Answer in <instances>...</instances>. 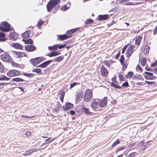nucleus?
<instances>
[{"instance_id": "7ed1b4c3", "label": "nucleus", "mask_w": 157, "mask_h": 157, "mask_svg": "<svg viewBox=\"0 0 157 157\" xmlns=\"http://www.w3.org/2000/svg\"><path fill=\"white\" fill-rule=\"evenodd\" d=\"M0 29L2 31L8 32L11 30L10 25L6 21L2 23V25L0 26Z\"/></svg>"}, {"instance_id": "c85d7f7f", "label": "nucleus", "mask_w": 157, "mask_h": 157, "mask_svg": "<svg viewBox=\"0 0 157 157\" xmlns=\"http://www.w3.org/2000/svg\"><path fill=\"white\" fill-rule=\"evenodd\" d=\"M5 37V34L4 33L0 32V41H5L6 39Z\"/></svg>"}, {"instance_id": "f257e3e1", "label": "nucleus", "mask_w": 157, "mask_h": 157, "mask_svg": "<svg viewBox=\"0 0 157 157\" xmlns=\"http://www.w3.org/2000/svg\"><path fill=\"white\" fill-rule=\"evenodd\" d=\"M60 0H50L47 5V11L50 12L55 6L60 2Z\"/></svg>"}, {"instance_id": "2eb2a0df", "label": "nucleus", "mask_w": 157, "mask_h": 157, "mask_svg": "<svg viewBox=\"0 0 157 157\" xmlns=\"http://www.w3.org/2000/svg\"><path fill=\"white\" fill-rule=\"evenodd\" d=\"M109 18V15L107 14L100 15L98 16V20H106Z\"/></svg>"}, {"instance_id": "a18cd8bd", "label": "nucleus", "mask_w": 157, "mask_h": 157, "mask_svg": "<svg viewBox=\"0 0 157 157\" xmlns=\"http://www.w3.org/2000/svg\"><path fill=\"white\" fill-rule=\"evenodd\" d=\"M128 44H127L125 45L124 47L123 48L122 50V53L124 54L125 51L126 49H127L128 46Z\"/></svg>"}, {"instance_id": "c03bdc74", "label": "nucleus", "mask_w": 157, "mask_h": 157, "mask_svg": "<svg viewBox=\"0 0 157 157\" xmlns=\"http://www.w3.org/2000/svg\"><path fill=\"white\" fill-rule=\"evenodd\" d=\"M120 143L119 140L117 139L115 142H114L112 145V147L115 146L117 144Z\"/></svg>"}, {"instance_id": "6e6552de", "label": "nucleus", "mask_w": 157, "mask_h": 157, "mask_svg": "<svg viewBox=\"0 0 157 157\" xmlns=\"http://www.w3.org/2000/svg\"><path fill=\"white\" fill-rule=\"evenodd\" d=\"M52 61V60H50L45 61L39 65L37 66V67H41L43 68H45L51 63Z\"/></svg>"}, {"instance_id": "58836bf2", "label": "nucleus", "mask_w": 157, "mask_h": 157, "mask_svg": "<svg viewBox=\"0 0 157 157\" xmlns=\"http://www.w3.org/2000/svg\"><path fill=\"white\" fill-rule=\"evenodd\" d=\"M32 72H35L40 74L41 73V70L39 68H36L33 69L32 71Z\"/></svg>"}, {"instance_id": "ea45409f", "label": "nucleus", "mask_w": 157, "mask_h": 157, "mask_svg": "<svg viewBox=\"0 0 157 157\" xmlns=\"http://www.w3.org/2000/svg\"><path fill=\"white\" fill-rule=\"evenodd\" d=\"M124 58L123 55H121V56L120 58V62L122 65L124 64Z\"/></svg>"}, {"instance_id": "f704fd0d", "label": "nucleus", "mask_w": 157, "mask_h": 157, "mask_svg": "<svg viewBox=\"0 0 157 157\" xmlns=\"http://www.w3.org/2000/svg\"><path fill=\"white\" fill-rule=\"evenodd\" d=\"M24 80L19 78H13L12 79V81L15 82H23L24 81Z\"/></svg>"}, {"instance_id": "8fccbe9b", "label": "nucleus", "mask_w": 157, "mask_h": 157, "mask_svg": "<svg viewBox=\"0 0 157 157\" xmlns=\"http://www.w3.org/2000/svg\"><path fill=\"white\" fill-rule=\"evenodd\" d=\"M136 152H132L127 157H134L136 155Z\"/></svg>"}, {"instance_id": "69168bd1", "label": "nucleus", "mask_w": 157, "mask_h": 157, "mask_svg": "<svg viewBox=\"0 0 157 157\" xmlns=\"http://www.w3.org/2000/svg\"><path fill=\"white\" fill-rule=\"evenodd\" d=\"M4 76H5V75H3L0 76V80H1V81L4 80V78H5Z\"/></svg>"}, {"instance_id": "052dcab7", "label": "nucleus", "mask_w": 157, "mask_h": 157, "mask_svg": "<svg viewBox=\"0 0 157 157\" xmlns=\"http://www.w3.org/2000/svg\"><path fill=\"white\" fill-rule=\"evenodd\" d=\"M64 93H62L61 94V96L60 98V100L61 101L63 102V100L64 97Z\"/></svg>"}, {"instance_id": "0e129e2a", "label": "nucleus", "mask_w": 157, "mask_h": 157, "mask_svg": "<svg viewBox=\"0 0 157 157\" xmlns=\"http://www.w3.org/2000/svg\"><path fill=\"white\" fill-rule=\"evenodd\" d=\"M145 81L148 85H151L154 83L153 82H149L147 81Z\"/></svg>"}, {"instance_id": "49530a36", "label": "nucleus", "mask_w": 157, "mask_h": 157, "mask_svg": "<svg viewBox=\"0 0 157 157\" xmlns=\"http://www.w3.org/2000/svg\"><path fill=\"white\" fill-rule=\"evenodd\" d=\"M122 86L123 87H128L129 86V85L128 82H124L122 84Z\"/></svg>"}, {"instance_id": "473e14b6", "label": "nucleus", "mask_w": 157, "mask_h": 157, "mask_svg": "<svg viewBox=\"0 0 157 157\" xmlns=\"http://www.w3.org/2000/svg\"><path fill=\"white\" fill-rule=\"evenodd\" d=\"M134 74L131 71H130L128 73L127 75H126L125 76V77L126 78H131L132 76Z\"/></svg>"}, {"instance_id": "f3484780", "label": "nucleus", "mask_w": 157, "mask_h": 157, "mask_svg": "<svg viewBox=\"0 0 157 157\" xmlns=\"http://www.w3.org/2000/svg\"><path fill=\"white\" fill-rule=\"evenodd\" d=\"M14 53L17 55L16 57H17L18 58L26 56V53L23 52H15Z\"/></svg>"}, {"instance_id": "774afa93", "label": "nucleus", "mask_w": 157, "mask_h": 157, "mask_svg": "<svg viewBox=\"0 0 157 157\" xmlns=\"http://www.w3.org/2000/svg\"><path fill=\"white\" fill-rule=\"evenodd\" d=\"M144 141H142L139 143V145L141 146H142L144 144Z\"/></svg>"}, {"instance_id": "0eeeda50", "label": "nucleus", "mask_w": 157, "mask_h": 157, "mask_svg": "<svg viewBox=\"0 0 157 157\" xmlns=\"http://www.w3.org/2000/svg\"><path fill=\"white\" fill-rule=\"evenodd\" d=\"M25 50L28 52H31L36 50V48L32 44L25 45Z\"/></svg>"}, {"instance_id": "bb28decb", "label": "nucleus", "mask_w": 157, "mask_h": 157, "mask_svg": "<svg viewBox=\"0 0 157 157\" xmlns=\"http://www.w3.org/2000/svg\"><path fill=\"white\" fill-rule=\"evenodd\" d=\"M58 44H56L52 46H49L48 49L49 50H56L58 48Z\"/></svg>"}, {"instance_id": "09e8293b", "label": "nucleus", "mask_w": 157, "mask_h": 157, "mask_svg": "<svg viewBox=\"0 0 157 157\" xmlns=\"http://www.w3.org/2000/svg\"><path fill=\"white\" fill-rule=\"evenodd\" d=\"M38 64L40 63L42 61L44 60V58L41 57H37Z\"/></svg>"}, {"instance_id": "a878e982", "label": "nucleus", "mask_w": 157, "mask_h": 157, "mask_svg": "<svg viewBox=\"0 0 157 157\" xmlns=\"http://www.w3.org/2000/svg\"><path fill=\"white\" fill-rule=\"evenodd\" d=\"M60 54V53H58L57 51H52L50 53V54H49L48 55L50 57H52V56H56Z\"/></svg>"}, {"instance_id": "f03ea898", "label": "nucleus", "mask_w": 157, "mask_h": 157, "mask_svg": "<svg viewBox=\"0 0 157 157\" xmlns=\"http://www.w3.org/2000/svg\"><path fill=\"white\" fill-rule=\"evenodd\" d=\"M92 98V91L90 89H87L85 92L84 99L85 101L88 102Z\"/></svg>"}, {"instance_id": "c9c22d12", "label": "nucleus", "mask_w": 157, "mask_h": 157, "mask_svg": "<svg viewBox=\"0 0 157 157\" xmlns=\"http://www.w3.org/2000/svg\"><path fill=\"white\" fill-rule=\"evenodd\" d=\"M111 86L112 87H114L116 89H121V87L120 86H117L116 84H115L113 82H112L111 83Z\"/></svg>"}, {"instance_id": "680f3d73", "label": "nucleus", "mask_w": 157, "mask_h": 157, "mask_svg": "<svg viewBox=\"0 0 157 157\" xmlns=\"http://www.w3.org/2000/svg\"><path fill=\"white\" fill-rule=\"evenodd\" d=\"M25 135L27 136H29L31 135V132L29 131L25 133Z\"/></svg>"}, {"instance_id": "6e6d98bb", "label": "nucleus", "mask_w": 157, "mask_h": 157, "mask_svg": "<svg viewBox=\"0 0 157 157\" xmlns=\"http://www.w3.org/2000/svg\"><path fill=\"white\" fill-rule=\"evenodd\" d=\"M122 65L123 66V67L122 68V71H124L127 68V66H126V63H124V64L123 65Z\"/></svg>"}, {"instance_id": "2f4dec72", "label": "nucleus", "mask_w": 157, "mask_h": 157, "mask_svg": "<svg viewBox=\"0 0 157 157\" xmlns=\"http://www.w3.org/2000/svg\"><path fill=\"white\" fill-rule=\"evenodd\" d=\"M82 111L87 115H89L90 113L89 109L85 107L82 108Z\"/></svg>"}, {"instance_id": "13d9d810", "label": "nucleus", "mask_w": 157, "mask_h": 157, "mask_svg": "<svg viewBox=\"0 0 157 157\" xmlns=\"http://www.w3.org/2000/svg\"><path fill=\"white\" fill-rule=\"evenodd\" d=\"M157 65V60L154 63H151V67H154Z\"/></svg>"}, {"instance_id": "4468645a", "label": "nucleus", "mask_w": 157, "mask_h": 157, "mask_svg": "<svg viewBox=\"0 0 157 157\" xmlns=\"http://www.w3.org/2000/svg\"><path fill=\"white\" fill-rule=\"evenodd\" d=\"M71 6V3L69 2L67 3V5H64L62 6L60 9L61 10L65 11L68 10Z\"/></svg>"}, {"instance_id": "7c9ffc66", "label": "nucleus", "mask_w": 157, "mask_h": 157, "mask_svg": "<svg viewBox=\"0 0 157 157\" xmlns=\"http://www.w3.org/2000/svg\"><path fill=\"white\" fill-rule=\"evenodd\" d=\"M146 59L145 58H142L141 59L140 63L141 65L143 66H144L146 64Z\"/></svg>"}, {"instance_id": "864d4df0", "label": "nucleus", "mask_w": 157, "mask_h": 157, "mask_svg": "<svg viewBox=\"0 0 157 157\" xmlns=\"http://www.w3.org/2000/svg\"><path fill=\"white\" fill-rule=\"evenodd\" d=\"M58 48L59 49H61L62 48H64L66 45V44H64L63 45H59V44H58Z\"/></svg>"}, {"instance_id": "dca6fc26", "label": "nucleus", "mask_w": 157, "mask_h": 157, "mask_svg": "<svg viewBox=\"0 0 157 157\" xmlns=\"http://www.w3.org/2000/svg\"><path fill=\"white\" fill-rule=\"evenodd\" d=\"M78 28H76L75 29H71L68 31H67L66 33L67 35H69V36H71V35H72L73 33L77 32L78 30Z\"/></svg>"}, {"instance_id": "72a5a7b5", "label": "nucleus", "mask_w": 157, "mask_h": 157, "mask_svg": "<svg viewBox=\"0 0 157 157\" xmlns=\"http://www.w3.org/2000/svg\"><path fill=\"white\" fill-rule=\"evenodd\" d=\"M144 51H145V54H148L149 51V47L146 45L144 48Z\"/></svg>"}, {"instance_id": "338daca9", "label": "nucleus", "mask_w": 157, "mask_h": 157, "mask_svg": "<svg viewBox=\"0 0 157 157\" xmlns=\"http://www.w3.org/2000/svg\"><path fill=\"white\" fill-rule=\"evenodd\" d=\"M153 33L154 34H155L157 33V25L155 27V28L154 30Z\"/></svg>"}, {"instance_id": "79ce46f5", "label": "nucleus", "mask_w": 157, "mask_h": 157, "mask_svg": "<svg viewBox=\"0 0 157 157\" xmlns=\"http://www.w3.org/2000/svg\"><path fill=\"white\" fill-rule=\"evenodd\" d=\"M134 78H135L136 79L138 78L139 79H140L142 80V79L143 80V78L142 76V75H135Z\"/></svg>"}, {"instance_id": "a211bd4d", "label": "nucleus", "mask_w": 157, "mask_h": 157, "mask_svg": "<svg viewBox=\"0 0 157 157\" xmlns=\"http://www.w3.org/2000/svg\"><path fill=\"white\" fill-rule=\"evenodd\" d=\"M31 32L29 31H27L24 33L22 35L23 39H25L30 37L29 33Z\"/></svg>"}, {"instance_id": "a19ab883", "label": "nucleus", "mask_w": 157, "mask_h": 157, "mask_svg": "<svg viewBox=\"0 0 157 157\" xmlns=\"http://www.w3.org/2000/svg\"><path fill=\"white\" fill-rule=\"evenodd\" d=\"M94 22V21L91 19H88L86 20V21L85 22V24H90Z\"/></svg>"}, {"instance_id": "4d7b16f0", "label": "nucleus", "mask_w": 157, "mask_h": 157, "mask_svg": "<svg viewBox=\"0 0 157 157\" xmlns=\"http://www.w3.org/2000/svg\"><path fill=\"white\" fill-rule=\"evenodd\" d=\"M136 144V143L135 142L132 144H130L128 146V147L130 148H132Z\"/></svg>"}, {"instance_id": "37998d69", "label": "nucleus", "mask_w": 157, "mask_h": 157, "mask_svg": "<svg viewBox=\"0 0 157 157\" xmlns=\"http://www.w3.org/2000/svg\"><path fill=\"white\" fill-rule=\"evenodd\" d=\"M54 138L51 139V137H50L48 139L46 140L45 141L47 142V143H49L54 140Z\"/></svg>"}, {"instance_id": "9d476101", "label": "nucleus", "mask_w": 157, "mask_h": 157, "mask_svg": "<svg viewBox=\"0 0 157 157\" xmlns=\"http://www.w3.org/2000/svg\"><path fill=\"white\" fill-rule=\"evenodd\" d=\"M101 69V75L104 77H106L108 73V71L103 65L102 66Z\"/></svg>"}, {"instance_id": "bf43d9fd", "label": "nucleus", "mask_w": 157, "mask_h": 157, "mask_svg": "<svg viewBox=\"0 0 157 157\" xmlns=\"http://www.w3.org/2000/svg\"><path fill=\"white\" fill-rule=\"evenodd\" d=\"M21 117L23 118H30V117H29L28 116H25V115H21Z\"/></svg>"}, {"instance_id": "39448f33", "label": "nucleus", "mask_w": 157, "mask_h": 157, "mask_svg": "<svg viewBox=\"0 0 157 157\" xmlns=\"http://www.w3.org/2000/svg\"><path fill=\"white\" fill-rule=\"evenodd\" d=\"M134 46L130 45L128 47V49L126 52V57L127 58H129L131 56L132 54L133 53V49L134 48Z\"/></svg>"}, {"instance_id": "393cba45", "label": "nucleus", "mask_w": 157, "mask_h": 157, "mask_svg": "<svg viewBox=\"0 0 157 157\" xmlns=\"http://www.w3.org/2000/svg\"><path fill=\"white\" fill-rule=\"evenodd\" d=\"M142 39V37L140 36H137L135 40V44H137L138 46L140 45Z\"/></svg>"}, {"instance_id": "4be33fe9", "label": "nucleus", "mask_w": 157, "mask_h": 157, "mask_svg": "<svg viewBox=\"0 0 157 157\" xmlns=\"http://www.w3.org/2000/svg\"><path fill=\"white\" fill-rule=\"evenodd\" d=\"M128 0H122L120 2V3L122 5H135V4H134L132 2H125L127 1Z\"/></svg>"}, {"instance_id": "6ab92c4d", "label": "nucleus", "mask_w": 157, "mask_h": 157, "mask_svg": "<svg viewBox=\"0 0 157 157\" xmlns=\"http://www.w3.org/2000/svg\"><path fill=\"white\" fill-rule=\"evenodd\" d=\"M9 37L12 40H16L17 38V36L15 33H11L9 34Z\"/></svg>"}, {"instance_id": "c756f323", "label": "nucleus", "mask_w": 157, "mask_h": 157, "mask_svg": "<svg viewBox=\"0 0 157 157\" xmlns=\"http://www.w3.org/2000/svg\"><path fill=\"white\" fill-rule=\"evenodd\" d=\"M36 151V150L35 149H32L30 150L26 151V153L28 155H30L31 153L34 152Z\"/></svg>"}, {"instance_id": "412c9836", "label": "nucleus", "mask_w": 157, "mask_h": 157, "mask_svg": "<svg viewBox=\"0 0 157 157\" xmlns=\"http://www.w3.org/2000/svg\"><path fill=\"white\" fill-rule=\"evenodd\" d=\"M30 62L34 66L37 67V65L38 64L37 58L30 60Z\"/></svg>"}, {"instance_id": "f8f14e48", "label": "nucleus", "mask_w": 157, "mask_h": 157, "mask_svg": "<svg viewBox=\"0 0 157 157\" xmlns=\"http://www.w3.org/2000/svg\"><path fill=\"white\" fill-rule=\"evenodd\" d=\"M57 36H58V39L61 41L66 40L71 36H68L66 34L60 35H57Z\"/></svg>"}, {"instance_id": "1a4fd4ad", "label": "nucleus", "mask_w": 157, "mask_h": 157, "mask_svg": "<svg viewBox=\"0 0 157 157\" xmlns=\"http://www.w3.org/2000/svg\"><path fill=\"white\" fill-rule=\"evenodd\" d=\"M98 102L96 101L95 99H94L91 101L90 103L91 107L93 110H96L98 106Z\"/></svg>"}, {"instance_id": "5701e85b", "label": "nucleus", "mask_w": 157, "mask_h": 157, "mask_svg": "<svg viewBox=\"0 0 157 157\" xmlns=\"http://www.w3.org/2000/svg\"><path fill=\"white\" fill-rule=\"evenodd\" d=\"M65 105L66 107L65 108L66 110L71 109L74 107V105L70 102H67L66 103Z\"/></svg>"}, {"instance_id": "e433bc0d", "label": "nucleus", "mask_w": 157, "mask_h": 157, "mask_svg": "<svg viewBox=\"0 0 157 157\" xmlns=\"http://www.w3.org/2000/svg\"><path fill=\"white\" fill-rule=\"evenodd\" d=\"M23 75H24L29 77H32L34 75V74L33 73H25Z\"/></svg>"}, {"instance_id": "9b49d317", "label": "nucleus", "mask_w": 157, "mask_h": 157, "mask_svg": "<svg viewBox=\"0 0 157 157\" xmlns=\"http://www.w3.org/2000/svg\"><path fill=\"white\" fill-rule=\"evenodd\" d=\"M12 46L15 48L21 50H22L24 48L23 46L17 43H12Z\"/></svg>"}, {"instance_id": "cd10ccee", "label": "nucleus", "mask_w": 157, "mask_h": 157, "mask_svg": "<svg viewBox=\"0 0 157 157\" xmlns=\"http://www.w3.org/2000/svg\"><path fill=\"white\" fill-rule=\"evenodd\" d=\"M63 57L61 56H59L57 57H56L53 59L52 61H57L58 62H60L63 60Z\"/></svg>"}, {"instance_id": "423d86ee", "label": "nucleus", "mask_w": 157, "mask_h": 157, "mask_svg": "<svg viewBox=\"0 0 157 157\" xmlns=\"http://www.w3.org/2000/svg\"><path fill=\"white\" fill-rule=\"evenodd\" d=\"M1 57L2 60L5 62H10L11 59L10 56L6 53L2 55Z\"/></svg>"}, {"instance_id": "603ef678", "label": "nucleus", "mask_w": 157, "mask_h": 157, "mask_svg": "<svg viewBox=\"0 0 157 157\" xmlns=\"http://www.w3.org/2000/svg\"><path fill=\"white\" fill-rule=\"evenodd\" d=\"M144 77H145V78L146 79H147V80H151L152 78V77L149 76H148L146 75H144Z\"/></svg>"}, {"instance_id": "e2e57ef3", "label": "nucleus", "mask_w": 157, "mask_h": 157, "mask_svg": "<svg viewBox=\"0 0 157 157\" xmlns=\"http://www.w3.org/2000/svg\"><path fill=\"white\" fill-rule=\"evenodd\" d=\"M118 77L121 80H123V79L124 78L123 76L121 74H119L118 75Z\"/></svg>"}, {"instance_id": "b1692460", "label": "nucleus", "mask_w": 157, "mask_h": 157, "mask_svg": "<svg viewBox=\"0 0 157 157\" xmlns=\"http://www.w3.org/2000/svg\"><path fill=\"white\" fill-rule=\"evenodd\" d=\"M22 41H24L25 44H32L33 43V41L30 38L27 39H23Z\"/></svg>"}, {"instance_id": "aec40b11", "label": "nucleus", "mask_w": 157, "mask_h": 157, "mask_svg": "<svg viewBox=\"0 0 157 157\" xmlns=\"http://www.w3.org/2000/svg\"><path fill=\"white\" fill-rule=\"evenodd\" d=\"M77 98H76V102H79L81 100H82L83 97V94L80 93L78 94L77 95Z\"/></svg>"}, {"instance_id": "20e7f679", "label": "nucleus", "mask_w": 157, "mask_h": 157, "mask_svg": "<svg viewBox=\"0 0 157 157\" xmlns=\"http://www.w3.org/2000/svg\"><path fill=\"white\" fill-rule=\"evenodd\" d=\"M20 72L16 70H11L7 73V75L9 77H13L20 75Z\"/></svg>"}, {"instance_id": "ddd939ff", "label": "nucleus", "mask_w": 157, "mask_h": 157, "mask_svg": "<svg viewBox=\"0 0 157 157\" xmlns=\"http://www.w3.org/2000/svg\"><path fill=\"white\" fill-rule=\"evenodd\" d=\"M107 102V98L104 97L103 99L101 100L98 104L100 107H103L106 105Z\"/></svg>"}, {"instance_id": "3c124183", "label": "nucleus", "mask_w": 157, "mask_h": 157, "mask_svg": "<svg viewBox=\"0 0 157 157\" xmlns=\"http://www.w3.org/2000/svg\"><path fill=\"white\" fill-rule=\"evenodd\" d=\"M136 70H137V71L139 70V71H140V72H141L142 71V70L141 67L140 66L138 65L136 66Z\"/></svg>"}, {"instance_id": "de8ad7c7", "label": "nucleus", "mask_w": 157, "mask_h": 157, "mask_svg": "<svg viewBox=\"0 0 157 157\" xmlns=\"http://www.w3.org/2000/svg\"><path fill=\"white\" fill-rule=\"evenodd\" d=\"M104 64H105L108 67H109L110 66V63L109 61L105 60L104 62Z\"/></svg>"}, {"instance_id": "4c0bfd02", "label": "nucleus", "mask_w": 157, "mask_h": 157, "mask_svg": "<svg viewBox=\"0 0 157 157\" xmlns=\"http://www.w3.org/2000/svg\"><path fill=\"white\" fill-rule=\"evenodd\" d=\"M44 21H42L41 20H40L38 24H37V27L39 28V29H40L41 26V25L44 23Z\"/></svg>"}, {"instance_id": "5fc2aeb1", "label": "nucleus", "mask_w": 157, "mask_h": 157, "mask_svg": "<svg viewBox=\"0 0 157 157\" xmlns=\"http://www.w3.org/2000/svg\"><path fill=\"white\" fill-rule=\"evenodd\" d=\"M77 85V83L75 82H74L72 84H70V89H71L73 87H74V86H76Z\"/></svg>"}]
</instances>
